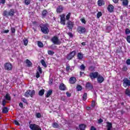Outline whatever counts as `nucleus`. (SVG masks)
Masks as SVG:
<instances>
[{"label":"nucleus","mask_w":130,"mask_h":130,"mask_svg":"<svg viewBox=\"0 0 130 130\" xmlns=\"http://www.w3.org/2000/svg\"><path fill=\"white\" fill-rule=\"evenodd\" d=\"M125 33H126V34H127V35L129 34V33H130V30H129L128 28L126 29V30H125Z\"/></svg>","instance_id":"nucleus-45"},{"label":"nucleus","mask_w":130,"mask_h":130,"mask_svg":"<svg viewBox=\"0 0 130 130\" xmlns=\"http://www.w3.org/2000/svg\"><path fill=\"white\" fill-rule=\"evenodd\" d=\"M47 15V10H44L42 12V15L43 17H45Z\"/></svg>","instance_id":"nucleus-35"},{"label":"nucleus","mask_w":130,"mask_h":130,"mask_svg":"<svg viewBox=\"0 0 130 130\" xmlns=\"http://www.w3.org/2000/svg\"><path fill=\"white\" fill-rule=\"evenodd\" d=\"M83 56H84V55L81 53H79L77 54V57L78 59H83Z\"/></svg>","instance_id":"nucleus-23"},{"label":"nucleus","mask_w":130,"mask_h":130,"mask_svg":"<svg viewBox=\"0 0 130 130\" xmlns=\"http://www.w3.org/2000/svg\"><path fill=\"white\" fill-rule=\"evenodd\" d=\"M5 99H6V100H11V96H10V94H6L5 95Z\"/></svg>","instance_id":"nucleus-32"},{"label":"nucleus","mask_w":130,"mask_h":130,"mask_svg":"<svg viewBox=\"0 0 130 130\" xmlns=\"http://www.w3.org/2000/svg\"><path fill=\"white\" fill-rule=\"evenodd\" d=\"M23 42L24 45H25V46H27V45H28V40L27 39H23Z\"/></svg>","instance_id":"nucleus-28"},{"label":"nucleus","mask_w":130,"mask_h":130,"mask_svg":"<svg viewBox=\"0 0 130 130\" xmlns=\"http://www.w3.org/2000/svg\"><path fill=\"white\" fill-rule=\"evenodd\" d=\"M77 91H81L82 90V86L80 85H78L77 86Z\"/></svg>","instance_id":"nucleus-39"},{"label":"nucleus","mask_w":130,"mask_h":130,"mask_svg":"<svg viewBox=\"0 0 130 130\" xmlns=\"http://www.w3.org/2000/svg\"><path fill=\"white\" fill-rule=\"evenodd\" d=\"M81 21L82 23H83V24H86V20H85L84 18L81 19Z\"/></svg>","instance_id":"nucleus-47"},{"label":"nucleus","mask_w":130,"mask_h":130,"mask_svg":"<svg viewBox=\"0 0 130 130\" xmlns=\"http://www.w3.org/2000/svg\"><path fill=\"white\" fill-rule=\"evenodd\" d=\"M36 116L37 118H40V117H41V114H40V113H37Z\"/></svg>","instance_id":"nucleus-41"},{"label":"nucleus","mask_w":130,"mask_h":130,"mask_svg":"<svg viewBox=\"0 0 130 130\" xmlns=\"http://www.w3.org/2000/svg\"><path fill=\"white\" fill-rule=\"evenodd\" d=\"M39 94L40 96H43L44 94V89L41 90L39 92Z\"/></svg>","instance_id":"nucleus-30"},{"label":"nucleus","mask_w":130,"mask_h":130,"mask_svg":"<svg viewBox=\"0 0 130 130\" xmlns=\"http://www.w3.org/2000/svg\"><path fill=\"white\" fill-rule=\"evenodd\" d=\"M41 30L43 33L44 34H48V32H49V30L48 29V27L46 25L43 24L40 25Z\"/></svg>","instance_id":"nucleus-1"},{"label":"nucleus","mask_w":130,"mask_h":130,"mask_svg":"<svg viewBox=\"0 0 130 130\" xmlns=\"http://www.w3.org/2000/svg\"><path fill=\"white\" fill-rule=\"evenodd\" d=\"M66 95H67V97H71V93L69 92H66Z\"/></svg>","instance_id":"nucleus-53"},{"label":"nucleus","mask_w":130,"mask_h":130,"mask_svg":"<svg viewBox=\"0 0 130 130\" xmlns=\"http://www.w3.org/2000/svg\"><path fill=\"white\" fill-rule=\"evenodd\" d=\"M11 32L12 33H15L16 32V29L14 27L11 28Z\"/></svg>","instance_id":"nucleus-48"},{"label":"nucleus","mask_w":130,"mask_h":130,"mask_svg":"<svg viewBox=\"0 0 130 130\" xmlns=\"http://www.w3.org/2000/svg\"><path fill=\"white\" fill-rule=\"evenodd\" d=\"M52 125L54 128H58L59 127V125L56 122H54Z\"/></svg>","instance_id":"nucleus-25"},{"label":"nucleus","mask_w":130,"mask_h":130,"mask_svg":"<svg viewBox=\"0 0 130 130\" xmlns=\"http://www.w3.org/2000/svg\"><path fill=\"white\" fill-rule=\"evenodd\" d=\"M6 3V0H0L1 4H5Z\"/></svg>","instance_id":"nucleus-54"},{"label":"nucleus","mask_w":130,"mask_h":130,"mask_svg":"<svg viewBox=\"0 0 130 130\" xmlns=\"http://www.w3.org/2000/svg\"><path fill=\"white\" fill-rule=\"evenodd\" d=\"M73 27H74V23L72 22L71 21H69L68 22V27L69 29H73Z\"/></svg>","instance_id":"nucleus-16"},{"label":"nucleus","mask_w":130,"mask_h":130,"mask_svg":"<svg viewBox=\"0 0 130 130\" xmlns=\"http://www.w3.org/2000/svg\"><path fill=\"white\" fill-rule=\"evenodd\" d=\"M59 89L61 91H66V90H67V86L64 84L61 83L59 86Z\"/></svg>","instance_id":"nucleus-12"},{"label":"nucleus","mask_w":130,"mask_h":130,"mask_svg":"<svg viewBox=\"0 0 130 130\" xmlns=\"http://www.w3.org/2000/svg\"><path fill=\"white\" fill-rule=\"evenodd\" d=\"M99 123H101L102 122H103V120L102 119H100L98 121Z\"/></svg>","instance_id":"nucleus-55"},{"label":"nucleus","mask_w":130,"mask_h":130,"mask_svg":"<svg viewBox=\"0 0 130 130\" xmlns=\"http://www.w3.org/2000/svg\"><path fill=\"white\" fill-rule=\"evenodd\" d=\"M113 6H112V5H109L108 7V11L110 13H112V12H113Z\"/></svg>","instance_id":"nucleus-18"},{"label":"nucleus","mask_w":130,"mask_h":130,"mask_svg":"<svg viewBox=\"0 0 130 130\" xmlns=\"http://www.w3.org/2000/svg\"><path fill=\"white\" fill-rule=\"evenodd\" d=\"M125 93L127 96H130V90L128 88L126 89Z\"/></svg>","instance_id":"nucleus-31"},{"label":"nucleus","mask_w":130,"mask_h":130,"mask_svg":"<svg viewBox=\"0 0 130 130\" xmlns=\"http://www.w3.org/2000/svg\"><path fill=\"white\" fill-rule=\"evenodd\" d=\"M51 41L54 43V44H56V45H59L60 44V41L58 39V38H57L56 36H54L51 39Z\"/></svg>","instance_id":"nucleus-3"},{"label":"nucleus","mask_w":130,"mask_h":130,"mask_svg":"<svg viewBox=\"0 0 130 130\" xmlns=\"http://www.w3.org/2000/svg\"><path fill=\"white\" fill-rule=\"evenodd\" d=\"M35 94V91L34 90H27L24 94V96L25 97H29L30 96V97H33L34 96V94Z\"/></svg>","instance_id":"nucleus-2"},{"label":"nucleus","mask_w":130,"mask_h":130,"mask_svg":"<svg viewBox=\"0 0 130 130\" xmlns=\"http://www.w3.org/2000/svg\"><path fill=\"white\" fill-rule=\"evenodd\" d=\"M76 81L77 79H76L75 77H71L70 79V83L71 84H75Z\"/></svg>","instance_id":"nucleus-17"},{"label":"nucleus","mask_w":130,"mask_h":130,"mask_svg":"<svg viewBox=\"0 0 130 130\" xmlns=\"http://www.w3.org/2000/svg\"><path fill=\"white\" fill-rule=\"evenodd\" d=\"M40 74H42V69H41V68H40V67H39L38 68V70L37 71V73L36 75V77L37 79L40 77Z\"/></svg>","instance_id":"nucleus-9"},{"label":"nucleus","mask_w":130,"mask_h":130,"mask_svg":"<svg viewBox=\"0 0 130 130\" xmlns=\"http://www.w3.org/2000/svg\"><path fill=\"white\" fill-rule=\"evenodd\" d=\"M99 75V73L98 72H92L90 73L89 77L91 80H94V79H96V78H98V76Z\"/></svg>","instance_id":"nucleus-6"},{"label":"nucleus","mask_w":130,"mask_h":130,"mask_svg":"<svg viewBox=\"0 0 130 130\" xmlns=\"http://www.w3.org/2000/svg\"><path fill=\"white\" fill-rule=\"evenodd\" d=\"M74 70V67H70L69 65L67 66L66 70L68 72H72Z\"/></svg>","instance_id":"nucleus-19"},{"label":"nucleus","mask_w":130,"mask_h":130,"mask_svg":"<svg viewBox=\"0 0 130 130\" xmlns=\"http://www.w3.org/2000/svg\"><path fill=\"white\" fill-rule=\"evenodd\" d=\"M29 128L31 130H41V128H40L39 125L36 124H30L29 125Z\"/></svg>","instance_id":"nucleus-4"},{"label":"nucleus","mask_w":130,"mask_h":130,"mask_svg":"<svg viewBox=\"0 0 130 130\" xmlns=\"http://www.w3.org/2000/svg\"><path fill=\"white\" fill-rule=\"evenodd\" d=\"M14 123H15L16 125H20V123L16 120L14 121Z\"/></svg>","instance_id":"nucleus-44"},{"label":"nucleus","mask_w":130,"mask_h":130,"mask_svg":"<svg viewBox=\"0 0 130 130\" xmlns=\"http://www.w3.org/2000/svg\"><path fill=\"white\" fill-rule=\"evenodd\" d=\"M76 55L75 51H73L71 52L67 56L68 59H72L73 57H74Z\"/></svg>","instance_id":"nucleus-11"},{"label":"nucleus","mask_w":130,"mask_h":130,"mask_svg":"<svg viewBox=\"0 0 130 130\" xmlns=\"http://www.w3.org/2000/svg\"><path fill=\"white\" fill-rule=\"evenodd\" d=\"M31 1L30 0H25L24 3L26 6H28V5L30 4Z\"/></svg>","instance_id":"nucleus-38"},{"label":"nucleus","mask_w":130,"mask_h":130,"mask_svg":"<svg viewBox=\"0 0 130 130\" xmlns=\"http://www.w3.org/2000/svg\"><path fill=\"white\" fill-rule=\"evenodd\" d=\"M98 5L99 7H102L105 5V2L103 0H99L98 1Z\"/></svg>","instance_id":"nucleus-14"},{"label":"nucleus","mask_w":130,"mask_h":130,"mask_svg":"<svg viewBox=\"0 0 130 130\" xmlns=\"http://www.w3.org/2000/svg\"><path fill=\"white\" fill-rule=\"evenodd\" d=\"M98 83H103L104 82V77L99 74L97 77Z\"/></svg>","instance_id":"nucleus-13"},{"label":"nucleus","mask_w":130,"mask_h":130,"mask_svg":"<svg viewBox=\"0 0 130 130\" xmlns=\"http://www.w3.org/2000/svg\"><path fill=\"white\" fill-rule=\"evenodd\" d=\"M10 31V30H9L8 29L7 30H5L3 31V33H9V32Z\"/></svg>","instance_id":"nucleus-56"},{"label":"nucleus","mask_w":130,"mask_h":130,"mask_svg":"<svg viewBox=\"0 0 130 130\" xmlns=\"http://www.w3.org/2000/svg\"><path fill=\"white\" fill-rule=\"evenodd\" d=\"M48 54H49V55H53L54 54V52L51 50H48Z\"/></svg>","instance_id":"nucleus-33"},{"label":"nucleus","mask_w":130,"mask_h":130,"mask_svg":"<svg viewBox=\"0 0 130 130\" xmlns=\"http://www.w3.org/2000/svg\"><path fill=\"white\" fill-rule=\"evenodd\" d=\"M123 86L126 87L130 85V81L127 78H124L123 80Z\"/></svg>","instance_id":"nucleus-10"},{"label":"nucleus","mask_w":130,"mask_h":130,"mask_svg":"<svg viewBox=\"0 0 130 130\" xmlns=\"http://www.w3.org/2000/svg\"><path fill=\"white\" fill-rule=\"evenodd\" d=\"M14 14H15V10L14 9H11L9 12V15L14 16Z\"/></svg>","instance_id":"nucleus-29"},{"label":"nucleus","mask_w":130,"mask_h":130,"mask_svg":"<svg viewBox=\"0 0 130 130\" xmlns=\"http://www.w3.org/2000/svg\"><path fill=\"white\" fill-rule=\"evenodd\" d=\"M19 106L21 108H23V104L22 103H19Z\"/></svg>","instance_id":"nucleus-60"},{"label":"nucleus","mask_w":130,"mask_h":130,"mask_svg":"<svg viewBox=\"0 0 130 130\" xmlns=\"http://www.w3.org/2000/svg\"><path fill=\"white\" fill-rule=\"evenodd\" d=\"M9 112V109L7 107H4L3 109V113H8V112Z\"/></svg>","instance_id":"nucleus-26"},{"label":"nucleus","mask_w":130,"mask_h":130,"mask_svg":"<svg viewBox=\"0 0 130 130\" xmlns=\"http://www.w3.org/2000/svg\"><path fill=\"white\" fill-rule=\"evenodd\" d=\"M79 127L80 130H85V129L86 128V125L84 124H81L79 125Z\"/></svg>","instance_id":"nucleus-21"},{"label":"nucleus","mask_w":130,"mask_h":130,"mask_svg":"<svg viewBox=\"0 0 130 130\" xmlns=\"http://www.w3.org/2000/svg\"><path fill=\"white\" fill-rule=\"evenodd\" d=\"M96 105V102H92V104H91V106L92 107H94V106H95Z\"/></svg>","instance_id":"nucleus-51"},{"label":"nucleus","mask_w":130,"mask_h":130,"mask_svg":"<svg viewBox=\"0 0 130 130\" xmlns=\"http://www.w3.org/2000/svg\"><path fill=\"white\" fill-rule=\"evenodd\" d=\"M113 2L114 4H117V3H118V0H113Z\"/></svg>","instance_id":"nucleus-59"},{"label":"nucleus","mask_w":130,"mask_h":130,"mask_svg":"<svg viewBox=\"0 0 130 130\" xmlns=\"http://www.w3.org/2000/svg\"><path fill=\"white\" fill-rule=\"evenodd\" d=\"M7 11H5L4 13V14L5 16H7Z\"/></svg>","instance_id":"nucleus-64"},{"label":"nucleus","mask_w":130,"mask_h":130,"mask_svg":"<svg viewBox=\"0 0 130 130\" xmlns=\"http://www.w3.org/2000/svg\"><path fill=\"white\" fill-rule=\"evenodd\" d=\"M86 89H88V90H91L93 87L92 85H91V84L90 83H87L86 84Z\"/></svg>","instance_id":"nucleus-20"},{"label":"nucleus","mask_w":130,"mask_h":130,"mask_svg":"<svg viewBox=\"0 0 130 130\" xmlns=\"http://www.w3.org/2000/svg\"><path fill=\"white\" fill-rule=\"evenodd\" d=\"M84 75V72H80V76H83Z\"/></svg>","instance_id":"nucleus-63"},{"label":"nucleus","mask_w":130,"mask_h":130,"mask_svg":"<svg viewBox=\"0 0 130 130\" xmlns=\"http://www.w3.org/2000/svg\"><path fill=\"white\" fill-rule=\"evenodd\" d=\"M101 16H102V13L101 12H99L96 15L98 19H99Z\"/></svg>","instance_id":"nucleus-36"},{"label":"nucleus","mask_w":130,"mask_h":130,"mask_svg":"<svg viewBox=\"0 0 130 130\" xmlns=\"http://www.w3.org/2000/svg\"><path fill=\"white\" fill-rule=\"evenodd\" d=\"M41 62L42 66H43V67H44L45 68H46V63H45V61H44V60L42 59Z\"/></svg>","instance_id":"nucleus-34"},{"label":"nucleus","mask_w":130,"mask_h":130,"mask_svg":"<svg viewBox=\"0 0 130 130\" xmlns=\"http://www.w3.org/2000/svg\"><path fill=\"white\" fill-rule=\"evenodd\" d=\"M60 24L62 25H66V15L62 14L60 16Z\"/></svg>","instance_id":"nucleus-8"},{"label":"nucleus","mask_w":130,"mask_h":130,"mask_svg":"<svg viewBox=\"0 0 130 130\" xmlns=\"http://www.w3.org/2000/svg\"><path fill=\"white\" fill-rule=\"evenodd\" d=\"M71 17V13H69L66 16V20H70V18Z\"/></svg>","instance_id":"nucleus-40"},{"label":"nucleus","mask_w":130,"mask_h":130,"mask_svg":"<svg viewBox=\"0 0 130 130\" xmlns=\"http://www.w3.org/2000/svg\"><path fill=\"white\" fill-rule=\"evenodd\" d=\"M21 100L22 102H24V103H27V100L25 99V98L21 99Z\"/></svg>","instance_id":"nucleus-49"},{"label":"nucleus","mask_w":130,"mask_h":130,"mask_svg":"<svg viewBox=\"0 0 130 130\" xmlns=\"http://www.w3.org/2000/svg\"><path fill=\"white\" fill-rule=\"evenodd\" d=\"M26 63L28 67H31L32 66V62L28 59H26Z\"/></svg>","instance_id":"nucleus-27"},{"label":"nucleus","mask_w":130,"mask_h":130,"mask_svg":"<svg viewBox=\"0 0 130 130\" xmlns=\"http://www.w3.org/2000/svg\"><path fill=\"white\" fill-rule=\"evenodd\" d=\"M80 70H81L82 71H84L85 70V66H84V64H82L80 66Z\"/></svg>","instance_id":"nucleus-43"},{"label":"nucleus","mask_w":130,"mask_h":130,"mask_svg":"<svg viewBox=\"0 0 130 130\" xmlns=\"http://www.w3.org/2000/svg\"><path fill=\"white\" fill-rule=\"evenodd\" d=\"M63 11V7L61 6H59L57 8V13H60Z\"/></svg>","instance_id":"nucleus-15"},{"label":"nucleus","mask_w":130,"mask_h":130,"mask_svg":"<svg viewBox=\"0 0 130 130\" xmlns=\"http://www.w3.org/2000/svg\"><path fill=\"white\" fill-rule=\"evenodd\" d=\"M91 130H96V128L95 127L92 126L90 128Z\"/></svg>","instance_id":"nucleus-57"},{"label":"nucleus","mask_w":130,"mask_h":130,"mask_svg":"<svg viewBox=\"0 0 130 130\" xmlns=\"http://www.w3.org/2000/svg\"><path fill=\"white\" fill-rule=\"evenodd\" d=\"M49 84H50V85H52V80H50V81H49Z\"/></svg>","instance_id":"nucleus-61"},{"label":"nucleus","mask_w":130,"mask_h":130,"mask_svg":"<svg viewBox=\"0 0 130 130\" xmlns=\"http://www.w3.org/2000/svg\"><path fill=\"white\" fill-rule=\"evenodd\" d=\"M83 99L85 101L87 99V93H84L83 96Z\"/></svg>","instance_id":"nucleus-42"},{"label":"nucleus","mask_w":130,"mask_h":130,"mask_svg":"<svg viewBox=\"0 0 130 130\" xmlns=\"http://www.w3.org/2000/svg\"><path fill=\"white\" fill-rule=\"evenodd\" d=\"M122 5L123 6H124L125 7H126V6L128 5V0H122Z\"/></svg>","instance_id":"nucleus-24"},{"label":"nucleus","mask_w":130,"mask_h":130,"mask_svg":"<svg viewBox=\"0 0 130 130\" xmlns=\"http://www.w3.org/2000/svg\"><path fill=\"white\" fill-rule=\"evenodd\" d=\"M77 31L80 34H83L86 32V28L83 26H79L77 28Z\"/></svg>","instance_id":"nucleus-7"},{"label":"nucleus","mask_w":130,"mask_h":130,"mask_svg":"<svg viewBox=\"0 0 130 130\" xmlns=\"http://www.w3.org/2000/svg\"><path fill=\"white\" fill-rule=\"evenodd\" d=\"M4 68L7 71H12L13 65L10 62H7L4 64Z\"/></svg>","instance_id":"nucleus-5"},{"label":"nucleus","mask_w":130,"mask_h":130,"mask_svg":"<svg viewBox=\"0 0 130 130\" xmlns=\"http://www.w3.org/2000/svg\"><path fill=\"white\" fill-rule=\"evenodd\" d=\"M38 45L39 47H43V44L41 42H38Z\"/></svg>","instance_id":"nucleus-37"},{"label":"nucleus","mask_w":130,"mask_h":130,"mask_svg":"<svg viewBox=\"0 0 130 130\" xmlns=\"http://www.w3.org/2000/svg\"><path fill=\"white\" fill-rule=\"evenodd\" d=\"M126 64L129 65L130 64V59H128L126 61Z\"/></svg>","instance_id":"nucleus-50"},{"label":"nucleus","mask_w":130,"mask_h":130,"mask_svg":"<svg viewBox=\"0 0 130 130\" xmlns=\"http://www.w3.org/2000/svg\"><path fill=\"white\" fill-rule=\"evenodd\" d=\"M126 40L128 43H130V36L127 37Z\"/></svg>","instance_id":"nucleus-46"},{"label":"nucleus","mask_w":130,"mask_h":130,"mask_svg":"<svg viewBox=\"0 0 130 130\" xmlns=\"http://www.w3.org/2000/svg\"><path fill=\"white\" fill-rule=\"evenodd\" d=\"M6 103H7V102H6L5 100H4L2 102V105H3V106H5Z\"/></svg>","instance_id":"nucleus-52"},{"label":"nucleus","mask_w":130,"mask_h":130,"mask_svg":"<svg viewBox=\"0 0 130 130\" xmlns=\"http://www.w3.org/2000/svg\"><path fill=\"white\" fill-rule=\"evenodd\" d=\"M68 35H69V36H70V37H73V34H72L71 32H69Z\"/></svg>","instance_id":"nucleus-58"},{"label":"nucleus","mask_w":130,"mask_h":130,"mask_svg":"<svg viewBox=\"0 0 130 130\" xmlns=\"http://www.w3.org/2000/svg\"><path fill=\"white\" fill-rule=\"evenodd\" d=\"M52 94V90H49L46 94V97L47 98H48V97H49V96H50V95H51Z\"/></svg>","instance_id":"nucleus-22"},{"label":"nucleus","mask_w":130,"mask_h":130,"mask_svg":"<svg viewBox=\"0 0 130 130\" xmlns=\"http://www.w3.org/2000/svg\"><path fill=\"white\" fill-rule=\"evenodd\" d=\"M82 45H83V46H84V45H86V43L85 42H83L81 43Z\"/></svg>","instance_id":"nucleus-62"}]
</instances>
